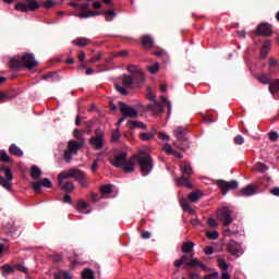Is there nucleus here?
<instances>
[{
  "mask_svg": "<svg viewBox=\"0 0 279 279\" xmlns=\"http://www.w3.org/2000/svg\"><path fill=\"white\" fill-rule=\"evenodd\" d=\"M120 82L122 86L117 83L114 84L116 89L118 93H120V95H128V89L125 88H141V86L145 84V82H143V76L135 78L134 76L126 74L120 77Z\"/></svg>",
  "mask_w": 279,
  "mask_h": 279,
  "instance_id": "obj_1",
  "label": "nucleus"
},
{
  "mask_svg": "<svg viewBox=\"0 0 279 279\" xmlns=\"http://www.w3.org/2000/svg\"><path fill=\"white\" fill-rule=\"evenodd\" d=\"M181 173H183V177L175 179V182L178 186H186V189H191L193 186V183H191V175H193V168L191 167V163L189 161H183L180 165Z\"/></svg>",
  "mask_w": 279,
  "mask_h": 279,
  "instance_id": "obj_2",
  "label": "nucleus"
},
{
  "mask_svg": "<svg viewBox=\"0 0 279 279\" xmlns=\"http://www.w3.org/2000/svg\"><path fill=\"white\" fill-rule=\"evenodd\" d=\"M136 156V161L140 165V170L142 175H149L151 173V169H154V161L151 160V156L140 151Z\"/></svg>",
  "mask_w": 279,
  "mask_h": 279,
  "instance_id": "obj_3",
  "label": "nucleus"
},
{
  "mask_svg": "<svg viewBox=\"0 0 279 279\" xmlns=\"http://www.w3.org/2000/svg\"><path fill=\"white\" fill-rule=\"evenodd\" d=\"M182 265H186V267H201V269H206V265H204L199 259L193 257V253L190 255H183L181 258L174 260V267L180 268Z\"/></svg>",
  "mask_w": 279,
  "mask_h": 279,
  "instance_id": "obj_4",
  "label": "nucleus"
},
{
  "mask_svg": "<svg viewBox=\"0 0 279 279\" xmlns=\"http://www.w3.org/2000/svg\"><path fill=\"white\" fill-rule=\"evenodd\" d=\"M165 105L168 107V114H171V101L165 96H161V102L154 101L148 105V110H150L153 114H162V112H165Z\"/></svg>",
  "mask_w": 279,
  "mask_h": 279,
  "instance_id": "obj_5",
  "label": "nucleus"
},
{
  "mask_svg": "<svg viewBox=\"0 0 279 279\" xmlns=\"http://www.w3.org/2000/svg\"><path fill=\"white\" fill-rule=\"evenodd\" d=\"M120 111L122 112V118L118 121V125H121V123H123L128 117L130 119H136V117H138L136 109L124 102H120Z\"/></svg>",
  "mask_w": 279,
  "mask_h": 279,
  "instance_id": "obj_6",
  "label": "nucleus"
},
{
  "mask_svg": "<svg viewBox=\"0 0 279 279\" xmlns=\"http://www.w3.org/2000/svg\"><path fill=\"white\" fill-rule=\"evenodd\" d=\"M82 147H84V143H77L74 140H71L68 144V149L64 151L66 162H71L73 156H75Z\"/></svg>",
  "mask_w": 279,
  "mask_h": 279,
  "instance_id": "obj_7",
  "label": "nucleus"
},
{
  "mask_svg": "<svg viewBox=\"0 0 279 279\" xmlns=\"http://www.w3.org/2000/svg\"><path fill=\"white\" fill-rule=\"evenodd\" d=\"M40 4L36 2V0H24L15 5V10L19 12H34V10H38Z\"/></svg>",
  "mask_w": 279,
  "mask_h": 279,
  "instance_id": "obj_8",
  "label": "nucleus"
},
{
  "mask_svg": "<svg viewBox=\"0 0 279 279\" xmlns=\"http://www.w3.org/2000/svg\"><path fill=\"white\" fill-rule=\"evenodd\" d=\"M217 218L219 219V221H222L223 226H230V223L234 221L232 219V210H230L228 207H222L218 209Z\"/></svg>",
  "mask_w": 279,
  "mask_h": 279,
  "instance_id": "obj_9",
  "label": "nucleus"
},
{
  "mask_svg": "<svg viewBox=\"0 0 279 279\" xmlns=\"http://www.w3.org/2000/svg\"><path fill=\"white\" fill-rule=\"evenodd\" d=\"M12 180H14L12 169L4 168V175L0 177V184L5 191H12Z\"/></svg>",
  "mask_w": 279,
  "mask_h": 279,
  "instance_id": "obj_10",
  "label": "nucleus"
},
{
  "mask_svg": "<svg viewBox=\"0 0 279 279\" xmlns=\"http://www.w3.org/2000/svg\"><path fill=\"white\" fill-rule=\"evenodd\" d=\"M72 178L78 182L82 189H86L88 186V180H86V172L72 168Z\"/></svg>",
  "mask_w": 279,
  "mask_h": 279,
  "instance_id": "obj_11",
  "label": "nucleus"
},
{
  "mask_svg": "<svg viewBox=\"0 0 279 279\" xmlns=\"http://www.w3.org/2000/svg\"><path fill=\"white\" fill-rule=\"evenodd\" d=\"M217 184H218V187L220 189L222 195H228V191L239 189V182H236V181L227 182V181L220 180V181H218Z\"/></svg>",
  "mask_w": 279,
  "mask_h": 279,
  "instance_id": "obj_12",
  "label": "nucleus"
},
{
  "mask_svg": "<svg viewBox=\"0 0 279 279\" xmlns=\"http://www.w3.org/2000/svg\"><path fill=\"white\" fill-rule=\"evenodd\" d=\"M23 66L25 69H36L38 66V61L32 53H26L22 57Z\"/></svg>",
  "mask_w": 279,
  "mask_h": 279,
  "instance_id": "obj_13",
  "label": "nucleus"
},
{
  "mask_svg": "<svg viewBox=\"0 0 279 279\" xmlns=\"http://www.w3.org/2000/svg\"><path fill=\"white\" fill-rule=\"evenodd\" d=\"M104 138H105L104 133H97L96 136L89 140V143L92 147H94L95 149H101L104 147Z\"/></svg>",
  "mask_w": 279,
  "mask_h": 279,
  "instance_id": "obj_14",
  "label": "nucleus"
},
{
  "mask_svg": "<svg viewBox=\"0 0 279 279\" xmlns=\"http://www.w3.org/2000/svg\"><path fill=\"white\" fill-rule=\"evenodd\" d=\"M227 250L233 256H241V254H243V248L241 247V244L236 243L235 241L229 242L227 245Z\"/></svg>",
  "mask_w": 279,
  "mask_h": 279,
  "instance_id": "obj_15",
  "label": "nucleus"
},
{
  "mask_svg": "<svg viewBox=\"0 0 279 279\" xmlns=\"http://www.w3.org/2000/svg\"><path fill=\"white\" fill-rule=\"evenodd\" d=\"M256 34L257 36H271V34H274V31L271 29V25L267 23H262L257 26Z\"/></svg>",
  "mask_w": 279,
  "mask_h": 279,
  "instance_id": "obj_16",
  "label": "nucleus"
},
{
  "mask_svg": "<svg viewBox=\"0 0 279 279\" xmlns=\"http://www.w3.org/2000/svg\"><path fill=\"white\" fill-rule=\"evenodd\" d=\"M126 71H129L135 80H138L142 76V82H145V73H143V70L136 65H129L126 68Z\"/></svg>",
  "mask_w": 279,
  "mask_h": 279,
  "instance_id": "obj_17",
  "label": "nucleus"
},
{
  "mask_svg": "<svg viewBox=\"0 0 279 279\" xmlns=\"http://www.w3.org/2000/svg\"><path fill=\"white\" fill-rule=\"evenodd\" d=\"M123 171L125 173H133L136 169V155L131 157L129 160L124 161V166H122Z\"/></svg>",
  "mask_w": 279,
  "mask_h": 279,
  "instance_id": "obj_18",
  "label": "nucleus"
},
{
  "mask_svg": "<svg viewBox=\"0 0 279 279\" xmlns=\"http://www.w3.org/2000/svg\"><path fill=\"white\" fill-rule=\"evenodd\" d=\"M128 160V153H121V154H118L113 160H111V165L113 167H121L123 168V166L125 165V161Z\"/></svg>",
  "mask_w": 279,
  "mask_h": 279,
  "instance_id": "obj_19",
  "label": "nucleus"
},
{
  "mask_svg": "<svg viewBox=\"0 0 279 279\" xmlns=\"http://www.w3.org/2000/svg\"><path fill=\"white\" fill-rule=\"evenodd\" d=\"M256 193H258V185L256 184H250L241 190V195H245L246 197L256 195Z\"/></svg>",
  "mask_w": 279,
  "mask_h": 279,
  "instance_id": "obj_20",
  "label": "nucleus"
},
{
  "mask_svg": "<svg viewBox=\"0 0 279 279\" xmlns=\"http://www.w3.org/2000/svg\"><path fill=\"white\" fill-rule=\"evenodd\" d=\"M173 135L175 138H178V141H189V138H186V128L178 126L173 131Z\"/></svg>",
  "mask_w": 279,
  "mask_h": 279,
  "instance_id": "obj_21",
  "label": "nucleus"
},
{
  "mask_svg": "<svg viewBox=\"0 0 279 279\" xmlns=\"http://www.w3.org/2000/svg\"><path fill=\"white\" fill-rule=\"evenodd\" d=\"M90 205L86 203V201H78L76 205V210H78L82 215H88L90 213Z\"/></svg>",
  "mask_w": 279,
  "mask_h": 279,
  "instance_id": "obj_22",
  "label": "nucleus"
},
{
  "mask_svg": "<svg viewBox=\"0 0 279 279\" xmlns=\"http://www.w3.org/2000/svg\"><path fill=\"white\" fill-rule=\"evenodd\" d=\"M73 178V170L69 169L65 171H62L59 175H58V182L59 184H64V182H66V180Z\"/></svg>",
  "mask_w": 279,
  "mask_h": 279,
  "instance_id": "obj_23",
  "label": "nucleus"
},
{
  "mask_svg": "<svg viewBox=\"0 0 279 279\" xmlns=\"http://www.w3.org/2000/svg\"><path fill=\"white\" fill-rule=\"evenodd\" d=\"M162 149L166 151V154H168V156H174V158H179V159L183 158L182 154L175 151L173 147H171V144L169 143H166Z\"/></svg>",
  "mask_w": 279,
  "mask_h": 279,
  "instance_id": "obj_24",
  "label": "nucleus"
},
{
  "mask_svg": "<svg viewBox=\"0 0 279 279\" xmlns=\"http://www.w3.org/2000/svg\"><path fill=\"white\" fill-rule=\"evenodd\" d=\"M59 186L61 191H65V193H73V191H75V185L71 181H63Z\"/></svg>",
  "mask_w": 279,
  "mask_h": 279,
  "instance_id": "obj_25",
  "label": "nucleus"
},
{
  "mask_svg": "<svg viewBox=\"0 0 279 279\" xmlns=\"http://www.w3.org/2000/svg\"><path fill=\"white\" fill-rule=\"evenodd\" d=\"M9 154H12V156H17V158H23V150L16 144H11L9 147Z\"/></svg>",
  "mask_w": 279,
  "mask_h": 279,
  "instance_id": "obj_26",
  "label": "nucleus"
},
{
  "mask_svg": "<svg viewBox=\"0 0 279 279\" xmlns=\"http://www.w3.org/2000/svg\"><path fill=\"white\" fill-rule=\"evenodd\" d=\"M174 147H177V149H181L182 151H186V149L191 147V144L189 143V140H178L174 142Z\"/></svg>",
  "mask_w": 279,
  "mask_h": 279,
  "instance_id": "obj_27",
  "label": "nucleus"
},
{
  "mask_svg": "<svg viewBox=\"0 0 279 279\" xmlns=\"http://www.w3.org/2000/svg\"><path fill=\"white\" fill-rule=\"evenodd\" d=\"M269 51H271V41L266 40L262 46L260 58H267Z\"/></svg>",
  "mask_w": 279,
  "mask_h": 279,
  "instance_id": "obj_28",
  "label": "nucleus"
},
{
  "mask_svg": "<svg viewBox=\"0 0 279 279\" xmlns=\"http://www.w3.org/2000/svg\"><path fill=\"white\" fill-rule=\"evenodd\" d=\"M142 45L145 49H151V47H154V38L149 35H144L142 37Z\"/></svg>",
  "mask_w": 279,
  "mask_h": 279,
  "instance_id": "obj_29",
  "label": "nucleus"
},
{
  "mask_svg": "<svg viewBox=\"0 0 279 279\" xmlns=\"http://www.w3.org/2000/svg\"><path fill=\"white\" fill-rule=\"evenodd\" d=\"M180 205L183 208V210H185V213H189L190 215H195V209H193L191 207V205L189 204V201H186V198H181Z\"/></svg>",
  "mask_w": 279,
  "mask_h": 279,
  "instance_id": "obj_30",
  "label": "nucleus"
},
{
  "mask_svg": "<svg viewBox=\"0 0 279 279\" xmlns=\"http://www.w3.org/2000/svg\"><path fill=\"white\" fill-rule=\"evenodd\" d=\"M202 195H204L202 193V191H195V192H191L187 196V198L192 202V203H195V202H199V199H202Z\"/></svg>",
  "mask_w": 279,
  "mask_h": 279,
  "instance_id": "obj_31",
  "label": "nucleus"
},
{
  "mask_svg": "<svg viewBox=\"0 0 279 279\" xmlns=\"http://www.w3.org/2000/svg\"><path fill=\"white\" fill-rule=\"evenodd\" d=\"M10 69H22L23 65V57L21 59H12L9 62Z\"/></svg>",
  "mask_w": 279,
  "mask_h": 279,
  "instance_id": "obj_32",
  "label": "nucleus"
},
{
  "mask_svg": "<svg viewBox=\"0 0 279 279\" xmlns=\"http://www.w3.org/2000/svg\"><path fill=\"white\" fill-rule=\"evenodd\" d=\"M54 279H73V276L66 270H60L54 274Z\"/></svg>",
  "mask_w": 279,
  "mask_h": 279,
  "instance_id": "obj_33",
  "label": "nucleus"
},
{
  "mask_svg": "<svg viewBox=\"0 0 279 279\" xmlns=\"http://www.w3.org/2000/svg\"><path fill=\"white\" fill-rule=\"evenodd\" d=\"M269 93H271V95H275V93L279 92V78L270 81L269 83Z\"/></svg>",
  "mask_w": 279,
  "mask_h": 279,
  "instance_id": "obj_34",
  "label": "nucleus"
},
{
  "mask_svg": "<svg viewBox=\"0 0 279 279\" xmlns=\"http://www.w3.org/2000/svg\"><path fill=\"white\" fill-rule=\"evenodd\" d=\"M73 45H76L77 47H86V45H90V39L80 37L73 41Z\"/></svg>",
  "mask_w": 279,
  "mask_h": 279,
  "instance_id": "obj_35",
  "label": "nucleus"
},
{
  "mask_svg": "<svg viewBox=\"0 0 279 279\" xmlns=\"http://www.w3.org/2000/svg\"><path fill=\"white\" fill-rule=\"evenodd\" d=\"M31 175L34 180H38V178H40V175H43V170H40V168H38V166H33L31 169Z\"/></svg>",
  "mask_w": 279,
  "mask_h": 279,
  "instance_id": "obj_36",
  "label": "nucleus"
},
{
  "mask_svg": "<svg viewBox=\"0 0 279 279\" xmlns=\"http://www.w3.org/2000/svg\"><path fill=\"white\" fill-rule=\"evenodd\" d=\"M256 80L258 81L259 84H264V85H269L271 82V78L267 75V74H258L256 76Z\"/></svg>",
  "mask_w": 279,
  "mask_h": 279,
  "instance_id": "obj_37",
  "label": "nucleus"
},
{
  "mask_svg": "<svg viewBox=\"0 0 279 279\" xmlns=\"http://www.w3.org/2000/svg\"><path fill=\"white\" fill-rule=\"evenodd\" d=\"M84 134H86V131H82V130H74V137L77 138V141H80L78 143H85V138H84Z\"/></svg>",
  "mask_w": 279,
  "mask_h": 279,
  "instance_id": "obj_38",
  "label": "nucleus"
},
{
  "mask_svg": "<svg viewBox=\"0 0 279 279\" xmlns=\"http://www.w3.org/2000/svg\"><path fill=\"white\" fill-rule=\"evenodd\" d=\"M254 171H257L258 173H265V171H267V169H269V167H267V165L263 163V162H257L254 167H253Z\"/></svg>",
  "mask_w": 279,
  "mask_h": 279,
  "instance_id": "obj_39",
  "label": "nucleus"
},
{
  "mask_svg": "<svg viewBox=\"0 0 279 279\" xmlns=\"http://www.w3.org/2000/svg\"><path fill=\"white\" fill-rule=\"evenodd\" d=\"M83 279H95V272L92 269H84L82 272Z\"/></svg>",
  "mask_w": 279,
  "mask_h": 279,
  "instance_id": "obj_40",
  "label": "nucleus"
},
{
  "mask_svg": "<svg viewBox=\"0 0 279 279\" xmlns=\"http://www.w3.org/2000/svg\"><path fill=\"white\" fill-rule=\"evenodd\" d=\"M193 247H195V244L193 242H185L182 245V252L185 254L189 252H193Z\"/></svg>",
  "mask_w": 279,
  "mask_h": 279,
  "instance_id": "obj_41",
  "label": "nucleus"
},
{
  "mask_svg": "<svg viewBox=\"0 0 279 279\" xmlns=\"http://www.w3.org/2000/svg\"><path fill=\"white\" fill-rule=\"evenodd\" d=\"M128 125H130L131 128H140L143 130H147V126L145 125V123L141 121H130L128 122Z\"/></svg>",
  "mask_w": 279,
  "mask_h": 279,
  "instance_id": "obj_42",
  "label": "nucleus"
},
{
  "mask_svg": "<svg viewBox=\"0 0 279 279\" xmlns=\"http://www.w3.org/2000/svg\"><path fill=\"white\" fill-rule=\"evenodd\" d=\"M147 70L151 73V75H156V73L160 71V64L156 62L153 65H149Z\"/></svg>",
  "mask_w": 279,
  "mask_h": 279,
  "instance_id": "obj_43",
  "label": "nucleus"
},
{
  "mask_svg": "<svg viewBox=\"0 0 279 279\" xmlns=\"http://www.w3.org/2000/svg\"><path fill=\"white\" fill-rule=\"evenodd\" d=\"M206 236L208 239H210L211 241H215V240L219 239V232L206 230Z\"/></svg>",
  "mask_w": 279,
  "mask_h": 279,
  "instance_id": "obj_44",
  "label": "nucleus"
},
{
  "mask_svg": "<svg viewBox=\"0 0 279 279\" xmlns=\"http://www.w3.org/2000/svg\"><path fill=\"white\" fill-rule=\"evenodd\" d=\"M102 14H105L106 21H114V16H117L114 11H105Z\"/></svg>",
  "mask_w": 279,
  "mask_h": 279,
  "instance_id": "obj_45",
  "label": "nucleus"
},
{
  "mask_svg": "<svg viewBox=\"0 0 279 279\" xmlns=\"http://www.w3.org/2000/svg\"><path fill=\"white\" fill-rule=\"evenodd\" d=\"M31 186H32L33 191H35V193H40V191L43 190V184L40 183V181L31 182Z\"/></svg>",
  "mask_w": 279,
  "mask_h": 279,
  "instance_id": "obj_46",
  "label": "nucleus"
},
{
  "mask_svg": "<svg viewBox=\"0 0 279 279\" xmlns=\"http://www.w3.org/2000/svg\"><path fill=\"white\" fill-rule=\"evenodd\" d=\"M100 193H102V195H110L112 193V185H102Z\"/></svg>",
  "mask_w": 279,
  "mask_h": 279,
  "instance_id": "obj_47",
  "label": "nucleus"
},
{
  "mask_svg": "<svg viewBox=\"0 0 279 279\" xmlns=\"http://www.w3.org/2000/svg\"><path fill=\"white\" fill-rule=\"evenodd\" d=\"M0 160L1 162H10V155L5 150L0 151Z\"/></svg>",
  "mask_w": 279,
  "mask_h": 279,
  "instance_id": "obj_48",
  "label": "nucleus"
},
{
  "mask_svg": "<svg viewBox=\"0 0 279 279\" xmlns=\"http://www.w3.org/2000/svg\"><path fill=\"white\" fill-rule=\"evenodd\" d=\"M3 276H8L9 274H14V267L10 265L2 266Z\"/></svg>",
  "mask_w": 279,
  "mask_h": 279,
  "instance_id": "obj_49",
  "label": "nucleus"
},
{
  "mask_svg": "<svg viewBox=\"0 0 279 279\" xmlns=\"http://www.w3.org/2000/svg\"><path fill=\"white\" fill-rule=\"evenodd\" d=\"M154 136L155 134L151 132L140 134V138H142V141H150V138H154Z\"/></svg>",
  "mask_w": 279,
  "mask_h": 279,
  "instance_id": "obj_50",
  "label": "nucleus"
},
{
  "mask_svg": "<svg viewBox=\"0 0 279 279\" xmlns=\"http://www.w3.org/2000/svg\"><path fill=\"white\" fill-rule=\"evenodd\" d=\"M218 267L222 269V271H228V268L230 267L228 263H226L225 259H218Z\"/></svg>",
  "mask_w": 279,
  "mask_h": 279,
  "instance_id": "obj_51",
  "label": "nucleus"
},
{
  "mask_svg": "<svg viewBox=\"0 0 279 279\" xmlns=\"http://www.w3.org/2000/svg\"><path fill=\"white\" fill-rule=\"evenodd\" d=\"M119 138H121V133L119 132V130L113 131L111 134L112 143H117V141H119Z\"/></svg>",
  "mask_w": 279,
  "mask_h": 279,
  "instance_id": "obj_52",
  "label": "nucleus"
},
{
  "mask_svg": "<svg viewBox=\"0 0 279 279\" xmlns=\"http://www.w3.org/2000/svg\"><path fill=\"white\" fill-rule=\"evenodd\" d=\"M41 183V186H45V189H51L53 186V183L49 179H43L39 181Z\"/></svg>",
  "mask_w": 279,
  "mask_h": 279,
  "instance_id": "obj_53",
  "label": "nucleus"
},
{
  "mask_svg": "<svg viewBox=\"0 0 279 279\" xmlns=\"http://www.w3.org/2000/svg\"><path fill=\"white\" fill-rule=\"evenodd\" d=\"M58 4L57 1L53 0H47L46 2H44V8L46 10H50V8H53V5Z\"/></svg>",
  "mask_w": 279,
  "mask_h": 279,
  "instance_id": "obj_54",
  "label": "nucleus"
},
{
  "mask_svg": "<svg viewBox=\"0 0 279 279\" xmlns=\"http://www.w3.org/2000/svg\"><path fill=\"white\" fill-rule=\"evenodd\" d=\"M5 101H10V96L5 92H1L0 104H5Z\"/></svg>",
  "mask_w": 279,
  "mask_h": 279,
  "instance_id": "obj_55",
  "label": "nucleus"
},
{
  "mask_svg": "<svg viewBox=\"0 0 279 279\" xmlns=\"http://www.w3.org/2000/svg\"><path fill=\"white\" fill-rule=\"evenodd\" d=\"M233 142L235 145H243V143H245V138L242 135H236Z\"/></svg>",
  "mask_w": 279,
  "mask_h": 279,
  "instance_id": "obj_56",
  "label": "nucleus"
},
{
  "mask_svg": "<svg viewBox=\"0 0 279 279\" xmlns=\"http://www.w3.org/2000/svg\"><path fill=\"white\" fill-rule=\"evenodd\" d=\"M102 57H104V53L99 52L88 61V64H95V62H99V59Z\"/></svg>",
  "mask_w": 279,
  "mask_h": 279,
  "instance_id": "obj_57",
  "label": "nucleus"
},
{
  "mask_svg": "<svg viewBox=\"0 0 279 279\" xmlns=\"http://www.w3.org/2000/svg\"><path fill=\"white\" fill-rule=\"evenodd\" d=\"M75 16H77L78 19H90V10H87L84 13H77L75 14Z\"/></svg>",
  "mask_w": 279,
  "mask_h": 279,
  "instance_id": "obj_58",
  "label": "nucleus"
},
{
  "mask_svg": "<svg viewBox=\"0 0 279 279\" xmlns=\"http://www.w3.org/2000/svg\"><path fill=\"white\" fill-rule=\"evenodd\" d=\"M147 95H148L149 101H151V104H154V101H156V94H154V92H151V89L148 88Z\"/></svg>",
  "mask_w": 279,
  "mask_h": 279,
  "instance_id": "obj_59",
  "label": "nucleus"
},
{
  "mask_svg": "<svg viewBox=\"0 0 279 279\" xmlns=\"http://www.w3.org/2000/svg\"><path fill=\"white\" fill-rule=\"evenodd\" d=\"M207 223L209 228H217V221L215 220V218H208Z\"/></svg>",
  "mask_w": 279,
  "mask_h": 279,
  "instance_id": "obj_60",
  "label": "nucleus"
},
{
  "mask_svg": "<svg viewBox=\"0 0 279 279\" xmlns=\"http://www.w3.org/2000/svg\"><path fill=\"white\" fill-rule=\"evenodd\" d=\"M269 138H270V141H272V142L278 141V133H277L276 131H271V132L269 133Z\"/></svg>",
  "mask_w": 279,
  "mask_h": 279,
  "instance_id": "obj_61",
  "label": "nucleus"
},
{
  "mask_svg": "<svg viewBox=\"0 0 279 279\" xmlns=\"http://www.w3.org/2000/svg\"><path fill=\"white\" fill-rule=\"evenodd\" d=\"M204 279H219V272H213L204 277Z\"/></svg>",
  "mask_w": 279,
  "mask_h": 279,
  "instance_id": "obj_62",
  "label": "nucleus"
},
{
  "mask_svg": "<svg viewBox=\"0 0 279 279\" xmlns=\"http://www.w3.org/2000/svg\"><path fill=\"white\" fill-rule=\"evenodd\" d=\"M141 236L142 239H151V233L149 231H142Z\"/></svg>",
  "mask_w": 279,
  "mask_h": 279,
  "instance_id": "obj_63",
  "label": "nucleus"
},
{
  "mask_svg": "<svg viewBox=\"0 0 279 279\" xmlns=\"http://www.w3.org/2000/svg\"><path fill=\"white\" fill-rule=\"evenodd\" d=\"M271 195H275V197H279V187H274L270 190Z\"/></svg>",
  "mask_w": 279,
  "mask_h": 279,
  "instance_id": "obj_64",
  "label": "nucleus"
}]
</instances>
